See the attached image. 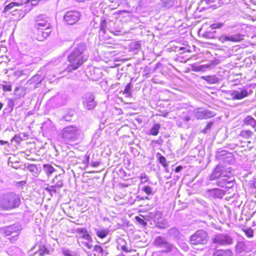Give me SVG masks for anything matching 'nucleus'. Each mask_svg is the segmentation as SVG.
I'll list each match as a JSON object with an SVG mask.
<instances>
[{
    "instance_id": "nucleus-1",
    "label": "nucleus",
    "mask_w": 256,
    "mask_h": 256,
    "mask_svg": "<svg viewBox=\"0 0 256 256\" xmlns=\"http://www.w3.org/2000/svg\"><path fill=\"white\" fill-rule=\"evenodd\" d=\"M86 48L84 44H80L72 52L68 57L70 64L66 68L67 72H71L76 70L83 64L86 60L84 52Z\"/></svg>"
},
{
    "instance_id": "nucleus-2",
    "label": "nucleus",
    "mask_w": 256,
    "mask_h": 256,
    "mask_svg": "<svg viewBox=\"0 0 256 256\" xmlns=\"http://www.w3.org/2000/svg\"><path fill=\"white\" fill-rule=\"evenodd\" d=\"M51 20L44 15L38 16L36 20L35 28H36V38L40 42L44 41L52 32Z\"/></svg>"
},
{
    "instance_id": "nucleus-3",
    "label": "nucleus",
    "mask_w": 256,
    "mask_h": 256,
    "mask_svg": "<svg viewBox=\"0 0 256 256\" xmlns=\"http://www.w3.org/2000/svg\"><path fill=\"white\" fill-rule=\"evenodd\" d=\"M21 204L20 197L14 193H10L0 198V208L9 210L18 208Z\"/></svg>"
},
{
    "instance_id": "nucleus-4",
    "label": "nucleus",
    "mask_w": 256,
    "mask_h": 256,
    "mask_svg": "<svg viewBox=\"0 0 256 256\" xmlns=\"http://www.w3.org/2000/svg\"><path fill=\"white\" fill-rule=\"evenodd\" d=\"M232 168H226L222 165H218L209 176L210 180H214L218 178L232 179Z\"/></svg>"
},
{
    "instance_id": "nucleus-5",
    "label": "nucleus",
    "mask_w": 256,
    "mask_h": 256,
    "mask_svg": "<svg viewBox=\"0 0 256 256\" xmlns=\"http://www.w3.org/2000/svg\"><path fill=\"white\" fill-rule=\"evenodd\" d=\"M81 130L74 126L65 128L62 132V138L66 143L76 141L80 136Z\"/></svg>"
},
{
    "instance_id": "nucleus-6",
    "label": "nucleus",
    "mask_w": 256,
    "mask_h": 256,
    "mask_svg": "<svg viewBox=\"0 0 256 256\" xmlns=\"http://www.w3.org/2000/svg\"><path fill=\"white\" fill-rule=\"evenodd\" d=\"M252 90L246 86L239 88L236 90H230L228 92L233 100H242L252 93Z\"/></svg>"
},
{
    "instance_id": "nucleus-7",
    "label": "nucleus",
    "mask_w": 256,
    "mask_h": 256,
    "mask_svg": "<svg viewBox=\"0 0 256 256\" xmlns=\"http://www.w3.org/2000/svg\"><path fill=\"white\" fill-rule=\"evenodd\" d=\"M208 241V236L206 232L198 230L191 236L190 242L193 245L206 244Z\"/></svg>"
},
{
    "instance_id": "nucleus-8",
    "label": "nucleus",
    "mask_w": 256,
    "mask_h": 256,
    "mask_svg": "<svg viewBox=\"0 0 256 256\" xmlns=\"http://www.w3.org/2000/svg\"><path fill=\"white\" fill-rule=\"evenodd\" d=\"M212 242L218 246H228L232 244L233 239L228 234H218L213 238Z\"/></svg>"
},
{
    "instance_id": "nucleus-9",
    "label": "nucleus",
    "mask_w": 256,
    "mask_h": 256,
    "mask_svg": "<svg viewBox=\"0 0 256 256\" xmlns=\"http://www.w3.org/2000/svg\"><path fill=\"white\" fill-rule=\"evenodd\" d=\"M80 17L81 14L79 12L72 10L66 13L64 20L68 24L73 25L80 20Z\"/></svg>"
},
{
    "instance_id": "nucleus-10",
    "label": "nucleus",
    "mask_w": 256,
    "mask_h": 256,
    "mask_svg": "<svg viewBox=\"0 0 256 256\" xmlns=\"http://www.w3.org/2000/svg\"><path fill=\"white\" fill-rule=\"evenodd\" d=\"M94 100L95 96L94 94L91 93L86 94L83 99V104L85 108L88 110L94 108L96 106V102Z\"/></svg>"
},
{
    "instance_id": "nucleus-11",
    "label": "nucleus",
    "mask_w": 256,
    "mask_h": 256,
    "mask_svg": "<svg viewBox=\"0 0 256 256\" xmlns=\"http://www.w3.org/2000/svg\"><path fill=\"white\" fill-rule=\"evenodd\" d=\"M194 112L198 120L207 119L214 116L213 112L208 110H202L201 108L195 110Z\"/></svg>"
},
{
    "instance_id": "nucleus-12",
    "label": "nucleus",
    "mask_w": 256,
    "mask_h": 256,
    "mask_svg": "<svg viewBox=\"0 0 256 256\" xmlns=\"http://www.w3.org/2000/svg\"><path fill=\"white\" fill-rule=\"evenodd\" d=\"M88 76L90 80L96 82L102 77V72L100 69L92 68H90Z\"/></svg>"
},
{
    "instance_id": "nucleus-13",
    "label": "nucleus",
    "mask_w": 256,
    "mask_h": 256,
    "mask_svg": "<svg viewBox=\"0 0 256 256\" xmlns=\"http://www.w3.org/2000/svg\"><path fill=\"white\" fill-rule=\"evenodd\" d=\"M44 80V77L41 75L38 74L32 78L28 82V84L30 86H33L34 88H36L38 87V85L42 83Z\"/></svg>"
},
{
    "instance_id": "nucleus-14",
    "label": "nucleus",
    "mask_w": 256,
    "mask_h": 256,
    "mask_svg": "<svg viewBox=\"0 0 256 256\" xmlns=\"http://www.w3.org/2000/svg\"><path fill=\"white\" fill-rule=\"evenodd\" d=\"M244 40V36L241 34H236L233 36H222L221 38L222 42L226 41L240 42Z\"/></svg>"
},
{
    "instance_id": "nucleus-15",
    "label": "nucleus",
    "mask_w": 256,
    "mask_h": 256,
    "mask_svg": "<svg viewBox=\"0 0 256 256\" xmlns=\"http://www.w3.org/2000/svg\"><path fill=\"white\" fill-rule=\"evenodd\" d=\"M202 78L210 84H216L220 82V80L216 76H202Z\"/></svg>"
},
{
    "instance_id": "nucleus-16",
    "label": "nucleus",
    "mask_w": 256,
    "mask_h": 256,
    "mask_svg": "<svg viewBox=\"0 0 256 256\" xmlns=\"http://www.w3.org/2000/svg\"><path fill=\"white\" fill-rule=\"evenodd\" d=\"M210 194L214 198H221L224 195L225 192L223 190L215 188L210 191Z\"/></svg>"
},
{
    "instance_id": "nucleus-17",
    "label": "nucleus",
    "mask_w": 256,
    "mask_h": 256,
    "mask_svg": "<svg viewBox=\"0 0 256 256\" xmlns=\"http://www.w3.org/2000/svg\"><path fill=\"white\" fill-rule=\"evenodd\" d=\"M78 232L82 234V238L86 240L87 241H92V238L88 234V232L86 228H79L78 230Z\"/></svg>"
},
{
    "instance_id": "nucleus-18",
    "label": "nucleus",
    "mask_w": 256,
    "mask_h": 256,
    "mask_svg": "<svg viewBox=\"0 0 256 256\" xmlns=\"http://www.w3.org/2000/svg\"><path fill=\"white\" fill-rule=\"evenodd\" d=\"M244 124L252 128H256V120L251 116H248L244 120Z\"/></svg>"
},
{
    "instance_id": "nucleus-19",
    "label": "nucleus",
    "mask_w": 256,
    "mask_h": 256,
    "mask_svg": "<svg viewBox=\"0 0 256 256\" xmlns=\"http://www.w3.org/2000/svg\"><path fill=\"white\" fill-rule=\"evenodd\" d=\"M96 234L98 236L101 238H105L109 234V230L107 229H96Z\"/></svg>"
},
{
    "instance_id": "nucleus-20",
    "label": "nucleus",
    "mask_w": 256,
    "mask_h": 256,
    "mask_svg": "<svg viewBox=\"0 0 256 256\" xmlns=\"http://www.w3.org/2000/svg\"><path fill=\"white\" fill-rule=\"evenodd\" d=\"M214 256H233V254L230 250H218L214 252Z\"/></svg>"
},
{
    "instance_id": "nucleus-21",
    "label": "nucleus",
    "mask_w": 256,
    "mask_h": 256,
    "mask_svg": "<svg viewBox=\"0 0 256 256\" xmlns=\"http://www.w3.org/2000/svg\"><path fill=\"white\" fill-rule=\"evenodd\" d=\"M236 250L240 252H249L251 250H248L246 248V244L244 242H238L236 245Z\"/></svg>"
},
{
    "instance_id": "nucleus-22",
    "label": "nucleus",
    "mask_w": 256,
    "mask_h": 256,
    "mask_svg": "<svg viewBox=\"0 0 256 256\" xmlns=\"http://www.w3.org/2000/svg\"><path fill=\"white\" fill-rule=\"evenodd\" d=\"M166 240L164 238L161 236H158L154 241V244L156 246L162 247L166 244Z\"/></svg>"
},
{
    "instance_id": "nucleus-23",
    "label": "nucleus",
    "mask_w": 256,
    "mask_h": 256,
    "mask_svg": "<svg viewBox=\"0 0 256 256\" xmlns=\"http://www.w3.org/2000/svg\"><path fill=\"white\" fill-rule=\"evenodd\" d=\"M27 169L30 172L34 173V176H36L39 174L40 170L35 164H29L27 167Z\"/></svg>"
},
{
    "instance_id": "nucleus-24",
    "label": "nucleus",
    "mask_w": 256,
    "mask_h": 256,
    "mask_svg": "<svg viewBox=\"0 0 256 256\" xmlns=\"http://www.w3.org/2000/svg\"><path fill=\"white\" fill-rule=\"evenodd\" d=\"M160 126L159 124H155L152 128L150 132V134L156 136L159 134Z\"/></svg>"
},
{
    "instance_id": "nucleus-25",
    "label": "nucleus",
    "mask_w": 256,
    "mask_h": 256,
    "mask_svg": "<svg viewBox=\"0 0 256 256\" xmlns=\"http://www.w3.org/2000/svg\"><path fill=\"white\" fill-rule=\"evenodd\" d=\"M210 67V66L206 64L202 66L194 65L192 66V69L195 72H202L204 71L206 68H208Z\"/></svg>"
},
{
    "instance_id": "nucleus-26",
    "label": "nucleus",
    "mask_w": 256,
    "mask_h": 256,
    "mask_svg": "<svg viewBox=\"0 0 256 256\" xmlns=\"http://www.w3.org/2000/svg\"><path fill=\"white\" fill-rule=\"evenodd\" d=\"M158 226L161 228H166L168 227V220L162 218H160L158 220Z\"/></svg>"
},
{
    "instance_id": "nucleus-27",
    "label": "nucleus",
    "mask_w": 256,
    "mask_h": 256,
    "mask_svg": "<svg viewBox=\"0 0 256 256\" xmlns=\"http://www.w3.org/2000/svg\"><path fill=\"white\" fill-rule=\"evenodd\" d=\"M3 84H0L2 89L4 92L12 91V86L10 82H4Z\"/></svg>"
},
{
    "instance_id": "nucleus-28",
    "label": "nucleus",
    "mask_w": 256,
    "mask_h": 256,
    "mask_svg": "<svg viewBox=\"0 0 256 256\" xmlns=\"http://www.w3.org/2000/svg\"><path fill=\"white\" fill-rule=\"evenodd\" d=\"M37 253L38 254L42 256L46 254H49V251L45 246L40 245L39 246V248Z\"/></svg>"
},
{
    "instance_id": "nucleus-29",
    "label": "nucleus",
    "mask_w": 256,
    "mask_h": 256,
    "mask_svg": "<svg viewBox=\"0 0 256 256\" xmlns=\"http://www.w3.org/2000/svg\"><path fill=\"white\" fill-rule=\"evenodd\" d=\"M20 6V4H18V2H11L9 4L6 6L3 10V12L6 13L10 10L14 8L16 6Z\"/></svg>"
},
{
    "instance_id": "nucleus-30",
    "label": "nucleus",
    "mask_w": 256,
    "mask_h": 256,
    "mask_svg": "<svg viewBox=\"0 0 256 256\" xmlns=\"http://www.w3.org/2000/svg\"><path fill=\"white\" fill-rule=\"evenodd\" d=\"M118 243L119 244V248H120L122 250H123L125 252H128V248L126 244L125 240L122 238H120L118 241Z\"/></svg>"
},
{
    "instance_id": "nucleus-31",
    "label": "nucleus",
    "mask_w": 256,
    "mask_h": 256,
    "mask_svg": "<svg viewBox=\"0 0 256 256\" xmlns=\"http://www.w3.org/2000/svg\"><path fill=\"white\" fill-rule=\"evenodd\" d=\"M162 248H165L164 250H162V252L165 253L171 252L173 250L174 248H176L174 245L170 244L168 242L164 246H162Z\"/></svg>"
},
{
    "instance_id": "nucleus-32",
    "label": "nucleus",
    "mask_w": 256,
    "mask_h": 256,
    "mask_svg": "<svg viewBox=\"0 0 256 256\" xmlns=\"http://www.w3.org/2000/svg\"><path fill=\"white\" fill-rule=\"evenodd\" d=\"M253 135V133L250 130H242L240 133V136L248 139Z\"/></svg>"
},
{
    "instance_id": "nucleus-33",
    "label": "nucleus",
    "mask_w": 256,
    "mask_h": 256,
    "mask_svg": "<svg viewBox=\"0 0 256 256\" xmlns=\"http://www.w3.org/2000/svg\"><path fill=\"white\" fill-rule=\"evenodd\" d=\"M44 169L47 174H52L55 171L54 168L50 164H44Z\"/></svg>"
},
{
    "instance_id": "nucleus-34",
    "label": "nucleus",
    "mask_w": 256,
    "mask_h": 256,
    "mask_svg": "<svg viewBox=\"0 0 256 256\" xmlns=\"http://www.w3.org/2000/svg\"><path fill=\"white\" fill-rule=\"evenodd\" d=\"M159 156L158 160L160 164H161L162 165L164 168L168 166V164L166 163V158L164 156L161 155V154H160V153L158 154L157 156Z\"/></svg>"
},
{
    "instance_id": "nucleus-35",
    "label": "nucleus",
    "mask_w": 256,
    "mask_h": 256,
    "mask_svg": "<svg viewBox=\"0 0 256 256\" xmlns=\"http://www.w3.org/2000/svg\"><path fill=\"white\" fill-rule=\"evenodd\" d=\"M142 191H144L148 195H154V192L153 189L150 186H146L142 188Z\"/></svg>"
},
{
    "instance_id": "nucleus-36",
    "label": "nucleus",
    "mask_w": 256,
    "mask_h": 256,
    "mask_svg": "<svg viewBox=\"0 0 256 256\" xmlns=\"http://www.w3.org/2000/svg\"><path fill=\"white\" fill-rule=\"evenodd\" d=\"M130 48L132 50H138L140 48L141 44L138 42H134L131 44Z\"/></svg>"
},
{
    "instance_id": "nucleus-37",
    "label": "nucleus",
    "mask_w": 256,
    "mask_h": 256,
    "mask_svg": "<svg viewBox=\"0 0 256 256\" xmlns=\"http://www.w3.org/2000/svg\"><path fill=\"white\" fill-rule=\"evenodd\" d=\"M228 180L224 178H220V180L218 182L217 184L220 187L225 188L227 184L226 182Z\"/></svg>"
},
{
    "instance_id": "nucleus-38",
    "label": "nucleus",
    "mask_w": 256,
    "mask_h": 256,
    "mask_svg": "<svg viewBox=\"0 0 256 256\" xmlns=\"http://www.w3.org/2000/svg\"><path fill=\"white\" fill-rule=\"evenodd\" d=\"M245 234L248 238H250L254 236V230L252 228H248L244 230Z\"/></svg>"
},
{
    "instance_id": "nucleus-39",
    "label": "nucleus",
    "mask_w": 256,
    "mask_h": 256,
    "mask_svg": "<svg viewBox=\"0 0 256 256\" xmlns=\"http://www.w3.org/2000/svg\"><path fill=\"white\" fill-rule=\"evenodd\" d=\"M132 84L128 83L126 86V88L124 91V92L128 94H130L132 93L131 90H132Z\"/></svg>"
},
{
    "instance_id": "nucleus-40",
    "label": "nucleus",
    "mask_w": 256,
    "mask_h": 256,
    "mask_svg": "<svg viewBox=\"0 0 256 256\" xmlns=\"http://www.w3.org/2000/svg\"><path fill=\"white\" fill-rule=\"evenodd\" d=\"M234 179L232 178V179H229L228 180V182H226L227 184L226 186V188H230L234 186Z\"/></svg>"
},
{
    "instance_id": "nucleus-41",
    "label": "nucleus",
    "mask_w": 256,
    "mask_h": 256,
    "mask_svg": "<svg viewBox=\"0 0 256 256\" xmlns=\"http://www.w3.org/2000/svg\"><path fill=\"white\" fill-rule=\"evenodd\" d=\"M224 26V24L222 23H216L212 24L210 26V28L212 30H215L216 28H221Z\"/></svg>"
},
{
    "instance_id": "nucleus-42",
    "label": "nucleus",
    "mask_w": 256,
    "mask_h": 256,
    "mask_svg": "<svg viewBox=\"0 0 256 256\" xmlns=\"http://www.w3.org/2000/svg\"><path fill=\"white\" fill-rule=\"evenodd\" d=\"M14 76H16V78H19L22 76L24 74L23 70H18L14 72Z\"/></svg>"
},
{
    "instance_id": "nucleus-43",
    "label": "nucleus",
    "mask_w": 256,
    "mask_h": 256,
    "mask_svg": "<svg viewBox=\"0 0 256 256\" xmlns=\"http://www.w3.org/2000/svg\"><path fill=\"white\" fill-rule=\"evenodd\" d=\"M136 221L142 226H144L147 224L146 222H145L143 219L140 218L139 216H136Z\"/></svg>"
},
{
    "instance_id": "nucleus-44",
    "label": "nucleus",
    "mask_w": 256,
    "mask_h": 256,
    "mask_svg": "<svg viewBox=\"0 0 256 256\" xmlns=\"http://www.w3.org/2000/svg\"><path fill=\"white\" fill-rule=\"evenodd\" d=\"M82 244L84 246L86 247L88 250H91L93 246L92 244L90 242V241L83 242Z\"/></svg>"
},
{
    "instance_id": "nucleus-45",
    "label": "nucleus",
    "mask_w": 256,
    "mask_h": 256,
    "mask_svg": "<svg viewBox=\"0 0 256 256\" xmlns=\"http://www.w3.org/2000/svg\"><path fill=\"white\" fill-rule=\"evenodd\" d=\"M56 188V186H54V185L53 186H52L50 188H46V190L47 191H48L50 194H52V193H56V190L54 188Z\"/></svg>"
},
{
    "instance_id": "nucleus-46",
    "label": "nucleus",
    "mask_w": 256,
    "mask_h": 256,
    "mask_svg": "<svg viewBox=\"0 0 256 256\" xmlns=\"http://www.w3.org/2000/svg\"><path fill=\"white\" fill-rule=\"evenodd\" d=\"M100 30L104 32V34L106 32V22L104 20L102 22L100 25Z\"/></svg>"
},
{
    "instance_id": "nucleus-47",
    "label": "nucleus",
    "mask_w": 256,
    "mask_h": 256,
    "mask_svg": "<svg viewBox=\"0 0 256 256\" xmlns=\"http://www.w3.org/2000/svg\"><path fill=\"white\" fill-rule=\"evenodd\" d=\"M18 162H15L14 163L12 162H11L10 160H9V162H8L9 166H12L16 169H18V168L19 167L18 166Z\"/></svg>"
},
{
    "instance_id": "nucleus-48",
    "label": "nucleus",
    "mask_w": 256,
    "mask_h": 256,
    "mask_svg": "<svg viewBox=\"0 0 256 256\" xmlns=\"http://www.w3.org/2000/svg\"><path fill=\"white\" fill-rule=\"evenodd\" d=\"M213 124L214 123L212 122H210L208 124L206 127L203 130L202 132L204 133H206L207 130L211 128L213 126Z\"/></svg>"
},
{
    "instance_id": "nucleus-49",
    "label": "nucleus",
    "mask_w": 256,
    "mask_h": 256,
    "mask_svg": "<svg viewBox=\"0 0 256 256\" xmlns=\"http://www.w3.org/2000/svg\"><path fill=\"white\" fill-rule=\"evenodd\" d=\"M62 254L66 256H72V252L67 249H64L62 250Z\"/></svg>"
},
{
    "instance_id": "nucleus-50",
    "label": "nucleus",
    "mask_w": 256,
    "mask_h": 256,
    "mask_svg": "<svg viewBox=\"0 0 256 256\" xmlns=\"http://www.w3.org/2000/svg\"><path fill=\"white\" fill-rule=\"evenodd\" d=\"M182 118V120L186 122H188L190 120V117L188 114H184Z\"/></svg>"
},
{
    "instance_id": "nucleus-51",
    "label": "nucleus",
    "mask_w": 256,
    "mask_h": 256,
    "mask_svg": "<svg viewBox=\"0 0 256 256\" xmlns=\"http://www.w3.org/2000/svg\"><path fill=\"white\" fill-rule=\"evenodd\" d=\"M95 251L98 253H103L104 250L102 247L100 246H96L94 248Z\"/></svg>"
},
{
    "instance_id": "nucleus-52",
    "label": "nucleus",
    "mask_w": 256,
    "mask_h": 256,
    "mask_svg": "<svg viewBox=\"0 0 256 256\" xmlns=\"http://www.w3.org/2000/svg\"><path fill=\"white\" fill-rule=\"evenodd\" d=\"M64 186V182L62 180H59L54 184V186L56 188H62Z\"/></svg>"
},
{
    "instance_id": "nucleus-53",
    "label": "nucleus",
    "mask_w": 256,
    "mask_h": 256,
    "mask_svg": "<svg viewBox=\"0 0 256 256\" xmlns=\"http://www.w3.org/2000/svg\"><path fill=\"white\" fill-rule=\"evenodd\" d=\"M30 2V0H20L19 2H18V4H20V6Z\"/></svg>"
},
{
    "instance_id": "nucleus-54",
    "label": "nucleus",
    "mask_w": 256,
    "mask_h": 256,
    "mask_svg": "<svg viewBox=\"0 0 256 256\" xmlns=\"http://www.w3.org/2000/svg\"><path fill=\"white\" fill-rule=\"evenodd\" d=\"M141 178H142V181L143 180H144V182H146V181H147L148 180V178L146 175L145 174H142Z\"/></svg>"
},
{
    "instance_id": "nucleus-55",
    "label": "nucleus",
    "mask_w": 256,
    "mask_h": 256,
    "mask_svg": "<svg viewBox=\"0 0 256 256\" xmlns=\"http://www.w3.org/2000/svg\"><path fill=\"white\" fill-rule=\"evenodd\" d=\"M186 48H184V47H181V48H176V52H184V51L186 50Z\"/></svg>"
},
{
    "instance_id": "nucleus-56",
    "label": "nucleus",
    "mask_w": 256,
    "mask_h": 256,
    "mask_svg": "<svg viewBox=\"0 0 256 256\" xmlns=\"http://www.w3.org/2000/svg\"><path fill=\"white\" fill-rule=\"evenodd\" d=\"M90 164L93 167H97L100 166V162H92Z\"/></svg>"
},
{
    "instance_id": "nucleus-57",
    "label": "nucleus",
    "mask_w": 256,
    "mask_h": 256,
    "mask_svg": "<svg viewBox=\"0 0 256 256\" xmlns=\"http://www.w3.org/2000/svg\"><path fill=\"white\" fill-rule=\"evenodd\" d=\"M39 0H30L31 4L32 6H36L38 4Z\"/></svg>"
},
{
    "instance_id": "nucleus-58",
    "label": "nucleus",
    "mask_w": 256,
    "mask_h": 256,
    "mask_svg": "<svg viewBox=\"0 0 256 256\" xmlns=\"http://www.w3.org/2000/svg\"><path fill=\"white\" fill-rule=\"evenodd\" d=\"M182 168L183 167L182 166H178L176 168L175 172H176L178 173L180 172L182 170Z\"/></svg>"
},
{
    "instance_id": "nucleus-59",
    "label": "nucleus",
    "mask_w": 256,
    "mask_h": 256,
    "mask_svg": "<svg viewBox=\"0 0 256 256\" xmlns=\"http://www.w3.org/2000/svg\"><path fill=\"white\" fill-rule=\"evenodd\" d=\"M7 143H8V142L4 141L2 140H0V145H4Z\"/></svg>"
},
{
    "instance_id": "nucleus-60",
    "label": "nucleus",
    "mask_w": 256,
    "mask_h": 256,
    "mask_svg": "<svg viewBox=\"0 0 256 256\" xmlns=\"http://www.w3.org/2000/svg\"><path fill=\"white\" fill-rule=\"evenodd\" d=\"M4 106V104L0 102V111L2 110Z\"/></svg>"
},
{
    "instance_id": "nucleus-61",
    "label": "nucleus",
    "mask_w": 256,
    "mask_h": 256,
    "mask_svg": "<svg viewBox=\"0 0 256 256\" xmlns=\"http://www.w3.org/2000/svg\"><path fill=\"white\" fill-rule=\"evenodd\" d=\"M254 185L255 188H256V178L254 179Z\"/></svg>"
},
{
    "instance_id": "nucleus-62",
    "label": "nucleus",
    "mask_w": 256,
    "mask_h": 256,
    "mask_svg": "<svg viewBox=\"0 0 256 256\" xmlns=\"http://www.w3.org/2000/svg\"><path fill=\"white\" fill-rule=\"evenodd\" d=\"M90 162V156H88L87 158H86V162L87 163H88Z\"/></svg>"
},
{
    "instance_id": "nucleus-63",
    "label": "nucleus",
    "mask_w": 256,
    "mask_h": 256,
    "mask_svg": "<svg viewBox=\"0 0 256 256\" xmlns=\"http://www.w3.org/2000/svg\"><path fill=\"white\" fill-rule=\"evenodd\" d=\"M250 2L252 3L253 4H256V1L255 0H250Z\"/></svg>"
},
{
    "instance_id": "nucleus-64",
    "label": "nucleus",
    "mask_w": 256,
    "mask_h": 256,
    "mask_svg": "<svg viewBox=\"0 0 256 256\" xmlns=\"http://www.w3.org/2000/svg\"><path fill=\"white\" fill-rule=\"evenodd\" d=\"M154 142H156V144H160V141H159V140H154Z\"/></svg>"
}]
</instances>
